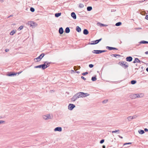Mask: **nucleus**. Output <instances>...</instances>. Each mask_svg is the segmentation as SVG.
I'll use <instances>...</instances> for the list:
<instances>
[{
	"instance_id": "nucleus-1",
	"label": "nucleus",
	"mask_w": 148,
	"mask_h": 148,
	"mask_svg": "<svg viewBox=\"0 0 148 148\" xmlns=\"http://www.w3.org/2000/svg\"><path fill=\"white\" fill-rule=\"evenodd\" d=\"M78 98L81 97H84L89 95L87 93H84L83 92H79L77 93Z\"/></svg>"
},
{
	"instance_id": "nucleus-2",
	"label": "nucleus",
	"mask_w": 148,
	"mask_h": 148,
	"mask_svg": "<svg viewBox=\"0 0 148 148\" xmlns=\"http://www.w3.org/2000/svg\"><path fill=\"white\" fill-rule=\"evenodd\" d=\"M118 64L119 65L125 68L128 67L127 64L126 62H120Z\"/></svg>"
},
{
	"instance_id": "nucleus-3",
	"label": "nucleus",
	"mask_w": 148,
	"mask_h": 148,
	"mask_svg": "<svg viewBox=\"0 0 148 148\" xmlns=\"http://www.w3.org/2000/svg\"><path fill=\"white\" fill-rule=\"evenodd\" d=\"M133 96L134 98L141 97H143V95L142 94H134L133 95Z\"/></svg>"
},
{
	"instance_id": "nucleus-4",
	"label": "nucleus",
	"mask_w": 148,
	"mask_h": 148,
	"mask_svg": "<svg viewBox=\"0 0 148 148\" xmlns=\"http://www.w3.org/2000/svg\"><path fill=\"white\" fill-rule=\"evenodd\" d=\"M94 53L96 54H99L106 51L105 50H94Z\"/></svg>"
},
{
	"instance_id": "nucleus-5",
	"label": "nucleus",
	"mask_w": 148,
	"mask_h": 148,
	"mask_svg": "<svg viewBox=\"0 0 148 148\" xmlns=\"http://www.w3.org/2000/svg\"><path fill=\"white\" fill-rule=\"evenodd\" d=\"M75 107L74 105L72 104H70L68 106V108L69 110H72Z\"/></svg>"
},
{
	"instance_id": "nucleus-6",
	"label": "nucleus",
	"mask_w": 148,
	"mask_h": 148,
	"mask_svg": "<svg viewBox=\"0 0 148 148\" xmlns=\"http://www.w3.org/2000/svg\"><path fill=\"white\" fill-rule=\"evenodd\" d=\"M43 118L45 120H47L48 119H50V116L49 114H47L46 115H44L43 116Z\"/></svg>"
},
{
	"instance_id": "nucleus-7",
	"label": "nucleus",
	"mask_w": 148,
	"mask_h": 148,
	"mask_svg": "<svg viewBox=\"0 0 148 148\" xmlns=\"http://www.w3.org/2000/svg\"><path fill=\"white\" fill-rule=\"evenodd\" d=\"M77 98H78L76 94L72 97V98H71V100L73 101H75Z\"/></svg>"
},
{
	"instance_id": "nucleus-8",
	"label": "nucleus",
	"mask_w": 148,
	"mask_h": 148,
	"mask_svg": "<svg viewBox=\"0 0 148 148\" xmlns=\"http://www.w3.org/2000/svg\"><path fill=\"white\" fill-rule=\"evenodd\" d=\"M106 48L110 50H117V49L116 48L111 47H107Z\"/></svg>"
},
{
	"instance_id": "nucleus-9",
	"label": "nucleus",
	"mask_w": 148,
	"mask_h": 148,
	"mask_svg": "<svg viewBox=\"0 0 148 148\" xmlns=\"http://www.w3.org/2000/svg\"><path fill=\"white\" fill-rule=\"evenodd\" d=\"M62 129L61 127H57L55 128L54 129L55 131H58L59 132H61L62 131Z\"/></svg>"
},
{
	"instance_id": "nucleus-10",
	"label": "nucleus",
	"mask_w": 148,
	"mask_h": 148,
	"mask_svg": "<svg viewBox=\"0 0 148 148\" xmlns=\"http://www.w3.org/2000/svg\"><path fill=\"white\" fill-rule=\"evenodd\" d=\"M71 16L74 19H75L76 18V15L74 12H72L71 13Z\"/></svg>"
},
{
	"instance_id": "nucleus-11",
	"label": "nucleus",
	"mask_w": 148,
	"mask_h": 148,
	"mask_svg": "<svg viewBox=\"0 0 148 148\" xmlns=\"http://www.w3.org/2000/svg\"><path fill=\"white\" fill-rule=\"evenodd\" d=\"M126 60L127 61L130 62L132 61V58L131 57H128L126 58Z\"/></svg>"
},
{
	"instance_id": "nucleus-12",
	"label": "nucleus",
	"mask_w": 148,
	"mask_h": 148,
	"mask_svg": "<svg viewBox=\"0 0 148 148\" xmlns=\"http://www.w3.org/2000/svg\"><path fill=\"white\" fill-rule=\"evenodd\" d=\"M59 32L60 34H62L63 32V30L62 28H60L59 29Z\"/></svg>"
},
{
	"instance_id": "nucleus-13",
	"label": "nucleus",
	"mask_w": 148,
	"mask_h": 148,
	"mask_svg": "<svg viewBox=\"0 0 148 148\" xmlns=\"http://www.w3.org/2000/svg\"><path fill=\"white\" fill-rule=\"evenodd\" d=\"M16 32V30H13L10 33V35H13Z\"/></svg>"
},
{
	"instance_id": "nucleus-14",
	"label": "nucleus",
	"mask_w": 148,
	"mask_h": 148,
	"mask_svg": "<svg viewBox=\"0 0 148 148\" xmlns=\"http://www.w3.org/2000/svg\"><path fill=\"white\" fill-rule=\"evenodd\" d=\"M136 62L139 63L140 62V61L137 58H136L134 61V63H135Z\"/></svg>"
},
{
	"instance_id": "nucleus-15",
	"label": "nucleus",
	"mask_w": 148,
	"mask_h": 148,
	"mask_svg": "<svg viewBox=\"0 0 148 148\" xmlns=\"http://www.w3.org/2000/svg\"><path fill=\"white\" fill-rule=\"evenodd\" d=\"M83 33L84 34L87 35L89 32L88 30L86 29H84L83 31Z\"/></svg>"
},
{
	"instance_id": "nucleus-16",
	"label": "nucleus",
	"mask_w": 148,
	"mask_h": 148,
	"mask_svg": "<svg viewBox=\"0 0 148 148\" xmlns=\"http://www.w3.org/2000/svg\"><path fill=\"white\" fill-rule=\"evenodd\" d=\"M70 31V30L69 28L68 27H66L65 30L66 33H68Z\"/></svg>"
},
{
	"instance_id": "nucleus-17",
	"label": "nucleus",
	"mask_w": 148,
	"mask_h": 148,
	"mask_svg": "<svg viewBox=\"0 0 148 148\" xmlns=\"http://www.w3.org/2000/svg\"><path fill=\"white\" fill-rule=\"evenodd\" d=\"M81 29L79 26H77L76 27V30L78 32H80L81 31Z\"/></svg>"
},
{
	"instance_id": "nucleus-18",
	"label": "nucleus",
	"mask_w": 148,
	"mask_h": 148,
	"mask_svg": "<svg viewBox=\"0 0 148 148\" xmlns=\"http://www.w3.org/2000/svg\"><path fill=\"white\" fill-rule=\"evenodd\" d=\"M44 56L45 54L44 53H42L38 57L41 60V59Z\"/></svg>"
},
{
	"instance_id": "nucleus-19",
	"label": "nucleus",
	"mask_w": 148,
	"mask_h": 148,
	"mask_svg": "<svg viewBox=\"0 0 148 148\" xmlns=\"http://www.w3.org/2000/svg\"><path fill=\"white\" fill-rule=\"evenodd\" d=\"M97 25L98 26H106V25L103 24H102V23H97Z\"/></svg>"
},
{
	"instance_id": "nucleus-20",
	"label": "nucleus",
	"mask_w": 148,
	"mask_h": 148,
	"mask_svg": "<svg viewBox=\"0 0 148 148\" xmlns=\"http://www.w3.org/2000/svg\"><path fill=\"white\" fill-rule=\"evenodd\" d=\"M42 69H44L47 67V66H46V65L45 64L42 65Z\"/></svg>"
},
{
	"instance_id": "nucleus-21",
	"label": "nucleus",
	"mask_w": 148,
	"mask_h": 148,
	"mask_svg": "<svg viewBox=\"0 0 148 148\" xmlns=\"http://www.w3.org/2000/svg\"><path fill=\"white\" fill-rule=\"evenodd\" d=\"M138 132L140 134H143L144 133V132L143 130H139L138 131Z\"/></svg>"
},
{
	"instance_id": "nucleus-22",
	"label": "nucleus",
	"mask_w": 148,
	"mask_h": 148,
	"mask_svg": "<svg viewBox=\"0 0 148 148\" xmlns=\"http://www.w3.org/2000/svg\"><path fill=\"white\" fill-rule=\"evenodd\" d=\"M61 13H56L55 14V16L56 17H58L61 15Z\"/></svg>"
},
{
	"instance_id": "nucleus-23",
	"label": "nucleus",
	"mask_w": 148,
	"mask_h": 148,
	"mask_svg": "<svg viewBox=\"0 0 148 148\" xmlns=\"http://www.w3.org/2000/svg\"><path fill=\"white\" fill-rule=\"evenodd\" d=\"M16 73H9V74H8L7 75L8 76H12L13 75H16Z\"/></svg>"
},
{
	"instance_id": "nucleus-24",
	"label": "nucleus",
	"mask_w": 148,
	"mask_h": 148,
	"mask_svg": "<svg viewBox=\"0 0 148 148\" xmlns=\"http://www.w3.org/2000/svg\"><path fill=\"white\" fill-rule=\"evenodd\" d=\"M134 119V117L133 116H130L128 117L127 119L129 121H130Z\"/></svg>"
},
{
	"instance_id": "nucleus-25",
	"label": "nucleus",
	"mask_w": 148,
	"mask_h": 148,
	"mask_svg": "<svg viewBox=\"0 0 148 148\" xmlns=\"http://www.w3.org/2000/svg\"><path fill=\"white\" fill-rule=\"evenodd\" d=\"M50 63V62H45L44 64H45L46 65V66H47V67H48L49 66Z\"/></svg>"
},
{
	"instance_id": "nucleus-26",
	"label": "nucleus",
	"mask_w": 148,
	"mask_h": 148,
	"mask_svg": "<svg viewBox=\"0 0 148 148\" xmlns=\"http://www.w3.org/2000/svg\"><path fill=\"white\" fill-rule=\"evenodd\" d=\"M92 9V7L91 6H88L87 8V10L88 11H90Z\"/></svg>"
},
{
	"instance_id": "nucleus-27",
	"label": "nucleus",
	"mask_w": 148,
	"mask_h": 148,
	"mask_svg": "<svg viewBox=\"0 0 148 148\" xmlns=\"http://www.w3.org/2000/svg\"><path fill=\"white\" fill-rule=\"evenodd\" d=\"M34 60L35 62H36L39 61L40 60V59L38 57L34 59Z\"/></svg>"
},
{
	"instance_id": "nucleus-28",
	"label": "nucleus",
	"mask_w": 148,
	"mask_h": 148,
	"mask_svg": "<svg viewBox=\"0 0 148 148\" xmlns=\"http://www.w3.org/2000/svg\"><path fill=\"white\" fill-rule=\"evenodd\" d=\"M140 43L143 44L148 43V42L144 40H143L141 41L140 42Z\"/></svg>"
},
{
	"instance_id": "nucleus-29",
	"label": "nucleus",
	"mask_w": 148,
	"mask_h": 148,
	"mask_svg": "<svg viewBox=\"0 0 148 148\" xmlns=\"http://www.w3.org/2000/svg\"><path fill=\"white\" fill-rule=\"evenodd\" d=\"M102 39V38H100L99 40H95V43L96 44H97L99 41H100Z\"/></svg>"
},
{
	"instance_id": "nucleus-30",
	"label": "nucleus",
	"mask_w": 148,
	"mask_h": 148,
	"mask_svg": "<svg viewBox=\"0 0 148 148\" xmlns=\"http://www.w3.org/2000/svg\"><path fill=\"white\" fill-rule=\"evenodd\" d=\"M121 25V22H119L117 23H116L115 24V25L116 26H119Z\"/></svg>"
},
{
	"instance_id": "nucleus-31",
	"label": "nucleus",
	"mask_w": 148,
	"mask_h": 148,
	"mask_svg": "<svg viewBox=\"0 0 148 148\" xmlns=\"http://www.w3.org/2000/svg\"><path fill=\"white\" fill-rule=\"evenodd\" d=\"M136 81H135V80H132L131 81V83L132 84H135V83H136Z\"/></svg>"
},
{
	"instance_id": "nucleus-32",
	"label": "nucleus",
	"mask_w": 148,
	"mask_h": 148,
	"mask_svg": "<svg viewBox=\"0 0 148 148\" xmlns=\"http://www.w3.org/2000/svg\"><path fill=\"white\" fill-rule=\"evenodd\" d=\"M23 28V26H20L18 29V30H20L21 29H22Z\"/></svg>"
},
{
	"instance_id": "nucleus-33",
	"label": "nucleus",
	"mask_w": 148,
	"mask_h": 148,
	"mask_svg": "<svg viewBox=\"0 0 148 148\" xmlns=\"http://www.w3.org/2000/svg\"><path fill=\"white\" fill-rule=\"evenodd\" d=\"M95 41H91V42H90L89 43V44L90 45H91L95 44L96 43H95Z\"/></svg>"
},
{
	"instance_id": "nucleus-34",
	"label": "nucleus",
	"mask_w": 148,
	"mask_h": 148,
	"mask_svg": "<svg viewBox=\"0 0 148 148\" xmlns=\"http://www.w3.org/2000/svg\"><path fill=\"white\" fill-rule=\"evenodd\" d=\"M97 79L95 77H92V81H95Z\"/></svg>"
},
{
	"instance_id": "nucleus-35",
	"label": "nucleus",
	"mask_w": 148,
	"mask_h": 148,
	"mask_svg": "<svg viewBox=\"0 0 148 148\" xmlns=\"http://www.w3.org/2000/svg\"><path fill=\"white\" fill-rule=\"evenodd\" d=\"M42 65H39L38 66H36L35 68H42Z\"/></svg>"
},
{
	"instance_id": "nucleus-36",
	"label": "nucleus",
	"mask_w": 148,
	"mask_h": 148,
	"mask_svg": "<svg viewBox=\"0 0 148 148\" xmlns=\"http://www.w3.org/2000/svg\"><path fill=\"white\" fill-rule=\"evenodd\" d=\"M30 11L32 12H33L35 10L34 8H31L30 9Z\"/></svg>"
},
{
	"instance_id": "nucleus-37",
	"label": "nucleus",
	"mask_w": 148,
	"mask_h": 148,
	"mask_svg": "<svg viewBox=\"0 0 148 148\" xmlns=\"http://www.w3.org/2000/svg\"><path fill=\"white\" fill-rule=\"evenodd\" d=\"M119 132V130H115V131H112V133H116V132Z\"/></svg>"
},
{
	"instance_id": "nucleus-38",
	"label": "nucleus",
	"mask_w": 148,
	"mask_h": 148,
	"mask_svg": "<svg viewBox=\"0 0 148 148\" xmlns=\"http://www.w3.org/2000/svg\"><path fill=\"white\" fill-rule=\"evenodd\" d=\"M79 7L82 8H83L84 7V5L83 4H80L79 5Z\"/></svg>"
},
{
	"instance_id": "nucleus-39",
	"label": "nucleus",
	"mask_w": 148,
	"mask_h": 148,
	"mask_svg": "<svg viewBox=\"0 0 148 148\" xmlns=\"http://www.w3.org/2000/svg\"><path fill=\"white\" fill-rule=\"evenodd\" d=\"M89 66L90 68H92L93 67V65L92 64H90L89 65Z\"/></svg>"
},
{
	"instance_id": "nucleus-40",
	"label": "nucleus",
	"mask_w": 148,
	"mask_h": 148,
	"mask_svg": "<svg viewBox=\"0 0 148 148\" xmlns=\"http://www.w3.org/2000/svg\"><path fill=\"white\" fill-rule=\"evenodd\" d=\"M88 72H86L85 73H82V74L84 75H85L88 74Z\"/></svg>"
},
{
	"instance_id": "nucleus-41",
	"label": "nucleus",
	"mask_w": 148,
	"mask_h": 148,
	"mask_svg": "<svg viewBox=\"0 0 148 148\" xmlns=\"http://www.w3.org/2000/svg\"><path fill=\"white\" fill-rule=\"evenodd\" d=\"M104 140L103 139L100 141V143L102 144V143H103L104 142Z\"/></svg>"
},
{
	"instance_id": "nucleus-42",
	"label": "nucleus",
	"mask_w": 148,
	"mask_h": 148,
	"mask_svg": "<svg viewBox=\"0 0 148 148\" xmlns=\"http://www.w3.org/2000/svg\"><path fill=\"white\" fill-rule=\"evenodd\" d=\"M111 56H113L114 57H116L117 56H119V55H117V54H113L112 55H111Z\"/></svg>"
},
{
	"instance_id": "nucleus-43",
	"label": "nucleus",
	"mask_w": 148,
	"mask_h": 148,
	"mask_svg": "<svg viewBox=\"0 0 148 148\" xmlns=\"http://www.w3.org/2000/svg\"><path fill=\"white\" fill-rule=\"evenodd\" d=\"M131 144V143H125L124 144V145H127V144Z\"/></svg>"
},
{
	"instance_id": "nucleus-44",
	"label": "nucleus",
	"mask_w": 148,
	"mask_h": 148,
	"mask_svg": "<svg viewBox=\"0 0 148 148\" xmlns=\"http://www.w3.org/2000/svg\"><path fill=\"white\" fill-rule=\"evenodd\" d=\"M108 100H104L103 101V103H105L107 102L108 101Z\"/></svg>"
},
{
	"instance_id": "nucleus-45",
	"label": "nucleus",
	"mask_w": 148,
	"mask_h": 148,
	"mask_svg": "<svg viewBox=\"0 0 148 148\" xmlns=\"http://www.w3.org/2000/svg\"><path fill=\"white\" fill-rule=\"evenodd\" d=\"M81 78L84 79V80H85L86 79L85 78H84V77L83 76H82L81 77Z\"/></svg>"
},
{
	"instance_id": "nucleus-46",
	"label": "nucleus",
	"mask_w": 148,
	"mask_h": 148,
	"mask_svg": "<svg viewBox=\"0 0 148 148\" xmlns=\"http://www.w3.org/2000/svg\"><path fill=\"white\" fill-rule=\"evenodd\" d=\"M145 18L148 20V15H147L145 16Z\"/></svg>"
},
{
	"instance_id": "nucleus-47",
	"label": "nucleus",
	"mask_w": 148,
	"mask_h": 148,
	"mask_svg": "<svg viewBox=\"0 0 148 148\" xmlns=\"http://www.w3.org/2000/svg\"><path fill=\"white\" fill-rule=\"evenodd\" d=\"M144 130L145 132H147L148 131V129L147 128L145 129Z\"/></svg>"
},
{
	"instance_id": "nucleus-48",
	"label": "nucleus",
	"mask_w": 148,
	"mask_h": 148,
	"mask_svg": "<svg viewBox=\"0 0 148 148\" xmlns=\"http://www.w3.org/2000/svg\"><path fill=\"white\" fill-rule=\"evenodd\" d=\"M9 51V50L8 49H5V51L6 52H7L8 51Z\"/></svg>"
},
{
	"instance_id": "nucleus-49",
	"label": "nucleus",
	"mask_w": 148,
	"mask_h": 148,
	"mask_svg": "<svg viewBox=\"0 0 148 148\" xmlns=\"http://www.w3.org/2000/svg\"><path fill=\"white\" fill-rule=\"evenodd\" d=\"M29 24L31 26H32V22H30Z\"/></svg>"
},
{
	"instance_id": "nucleus-50",
	"label": "nucleus",
	"mask_w": 148,
	"mask_h": 148,
	"mask_svg": "<svg viewBox=\"0 0 148 148\" xmlns=\"http://www.w3.org/2000/svg\"><path fill=\"white\" fill-rule=\"evenodd\" d=\"M119 138H123V137H122V136H120V135H119Z\"/></svg>"
},
{
	"instance_id": "nucleus-51",
	"label": "nucleus",
	"mask_w": 148,
	"mask_h": 148,
	"mask_svg": "<svg viewBox=\"0 0 148 148\" xmlns=\"http://www.w3.org/2000/svg\"><path fill=\"white\" fill-rule=\"evenodd\" d=\"M3 122V121H0V123H2Z\"/></svg>"
},
{
	"instance_id": "nucleus-52",
	"label": "nucleus",
	"mask_w": 148,
	"mask_h": 148,
	"mask_svg": "<svg viewBox=\"0 0 148 148\" xmlns=\"http://www.w3.org/2000/svg\"><path fill=\"white\" fill-rule=\"evenodd\" d=\"M103 148H105V145H103L102 146Z\"/></svg>"
},
{
	"instance_id": "nucleus-53",
	"label": "nucleus",
	"mask_w": 148,
	"mask_h": 148,
	"mask_svg": "<svg viewBox=\"0 0 148 148\" xmlns=\"http://www.w3.org/2000/svg\"><path fill=\"white\" fill-rule=\"evenodd\" d=\"M146 70L148 72V67H147V68H146Z\"/></svg>"
},
{
	"instance_id": "nucleus-54",
	"label": "nucleus",
	"mask_w": 148,
	"mask_h": 148,
	"mask_svg": "<svg viewBox=\"0 0 148 148\" xmlns=\"http://www.w3.org/2000/svg\"><path fill=\"white\" fill-rule=\"evenodd\" d=\"M145 53L146 54H148V51H147Z\"/></svg>"
},
{
	"instance_id": "nucleus-55",
	"label": "nucleus",
	"mask_w": 148,
	"mask_h": 148,
	"mask_svg": "<svg viewBox=\"0 0 148 148\" xmlns=\"http://www.w3.org/2000/svg\"><path fill=\"white\" fill-rule=\"evenodd\" d=\"M76 67V66H74V69L75 70V69Z\"/></svg>"
},
{
	"instance_id": "nucleus-56",
	"label": "nucleus",
	"mask_w": 148,
	"mask_h": 148,
	"mask_svg": "<svg viewBox=\"0 0 148 148\" xmlns=\"http://www.w3.org/2000/svg\"><path fill=\"white\" fill-rule=\"evenodd\" d=\"M21 73V72H20V73H18V74H19L20 73Z\"/></svg>"
}]
</instances>
